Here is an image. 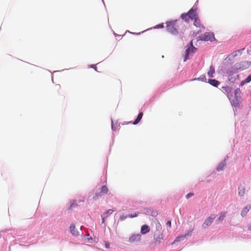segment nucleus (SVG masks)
I'll return each mask as SVG.
<instances>
[{"mask_svg": "<svg viewBox=\"0 0 251 251\" xmlns=\"http://www.w3.org/2000/svg\"><path fill=\"white\" fill-rule=\"evenodd\" d=\"M56 86H57V87L58 89H60V88H61V87H60V85Z\"/></svg>", "mask_w": 251, "mask_h": 251, "instance_id": "f704fd0d", "label": "nucleus"}, {"mask_svg": "<svg viewBox=\"0 0 251 251\" xmlns=\"http://www.w3.org/2000/svg\"><path fill=\"white\" fill-rule=\"evenodd\" d=\"M105 218H106L105 216L103 215V216H102V223H104V219Z\"/></svg>", "mask_w": 251, "mask_h": 251, "instance_id": "473e14b6", "label": "nucleus"}, {"mask_svg": "<svg viewBox=\"0 0 251 251\" xmlns=\"http://www.w3.org/2000/svg\"><path fill=\"white\" fill-rule=\"evenodd\" d=\"M197 50V48L194 47L193 45L192 41L190 43V46L187 48L185 51V59L184 60L185 61L189 58V55L192 54L195 52Z\"/></svg>", "mask_w": 251, "mask_h": 251, "instance_id": "20e7f679", "label": "nucleus"}, {"mask_svg": "<svg viewBox=\"0 0 251 251\" xmlns=\"http://www.w3.org/2000/svg\"><path fill=\"white\" fill-rule=\"evenodd\" d=\"M245 194V187L244 186H240L238 188V194L243 197Z\"/></svg>", "mask_w": 251, "mask_h": 251, "instance_id": "dca6fc26", "label": "nucleus"}, {"mask_svg": "<svg viewBox=\"0 0 251 251\" xmlns=\"http://www.w3.org/2000/svg\"><path fill=\"white\" fill-rule=\"evenodd\" d=\"M163 234L161 233L159 234L158 236L155 238V242L157 243H160L163 240Z\"/></svg>", "mask_w": 251, "mask_h": 251, "instance_id": "6ab92c4d", "label": "nucleus"}, {"mask_svg": "<svg viewBox=\"0 0 251 251\" xmlns=\"http://www.w3.org/2000/svg\"><path fill=\"white\" fill-rule=\"evenodd\" d=\"M226 212H222L221 213L219 217L218 218V219L216 221V222H217L218 224L221 222L224 219V218H225V217L226 216Z\"/></svg>", "mask_w": 251, "mask_h": 251, "instance_id": "f3484780", "label": "nucleus"}, {"mask_svg": "<svg viewBox=\"0 0 251 251\" xmlns=\"http://www.w3.org/2000/svg\"><path fill=\"white\" fill-rule=\"evenodd\" d=\"M193 195H194V194H193V193H188V194H187V195H186V198L187 199H188V198H189L190 197H191L193 196Z\"/></svg>", "mask_w": 251, "mask_h": 251, "instance_id": "bb28decb", "label": "nucleus"}, {"mask_svg": "<svg viewBox=\"0 0 251 251\" xmlns=\"http://www.w3.org/2000/svg\"><path fill=\"white\" fill-rule=\"evenodd\" d=\"M208 82L210 84L215 87H218L220 84V81L216 79H209Z\"/></svg>", "mask_w": 251, "mask_h": 251, "instance_id": "ddd939ff", "label": "nucleus"}, {"mask_svg": "<svg viewBox=\"0 0 251 251\" xmlns=\"http://www.w3.org/2000/svg\"><path fill=\"white\" fill-rule=\"evenodd\" d=\"M243 69V68L241 66V65L240 63H237L234 66L229 68L226 72L229 80L230 81L231 80V76L233 74L237 73L239 70Z\"/></svg>", "mask_w": 251, "mask_h": 251, "instance_id": "f03ea898", "label": "nucleus"}, {"mask_svg": "<svg viewBox=\"0 0 251 251\" xmlns=\"http://www.w3.org/2000/svg\"><path fill=\"white\" fill-rule=\"evenodd\" d=\"M225 166V164L224 163H221V164H219L217 167V170L219 171L222 170L223 168H224V167Z\"/></svg>", "mask_w": 251, "mask_h": 251, "instance_id": "b1692460", "label": "nucleus"}, {"mask_svg": "<svg viewBox=\"0 0 251 251\" xmlns=\"http://www.w3.org/2000/svg\"><path fill=\"white\" fill-rule=\"evenodd\" d=\"M251 81V74L249 75L247 78H246L242 82V84L249 83Z\"/></svg>", "mask_w": 251, "mask_h": 251, "instance_id": "4be33fe9", "label": "nucleus"}, {"mask_svg": "<svg viewBox=\"0 0 251 251\" xmlns=\"http://www.w3.org/2000/svg\"><path fill=\"white\" fill-rule=\"evenodd\" d=\"M141 239V236L139 234L132 235L129 238V242L133 243L136 241H139Z\"/></svg>", "mask_w": 251, "mask_h": 251, "instance_id": "9d476101", "label": "nucleus"}, {"mask_svg": "<svg viewBox=\"0 0 251 251\" xmlns=\"http://www.w3.org/2000/svg\"><path fill=\"white\" fill-rule=\"evenodd\" d=\"M194 25L197 27H199L200 28V29H204V27L201 24V21L198 17L196 18V19H194Z\"/></svg>", "mask_w": 251, "mask_h": 251, "instance_id": "1a4fd4ad", "label": "nucleus"}, {"mask_svg": "<svg viewBox=\"0 0 251 251\" xmlns=\"http://www.w3.org/2000/svg\"><path fill=\"white\" fill-rule=\"evenodd\" d=\"M143 116V113L140 112L139 113L137 118L135 119L134 122L133 123V124L136 125L141 121Z\"/></svg>", "mask_w": 251, "mask_h": 251, "instance_id": "a211bd4d", "label": "nucleus"}, {"mask_svg": "<svg viewBox=\"0 0 251 251\" xmlns=\"http://www.w3.org/2000/svg\"><path fill=\"white\" fill-rule=\"evenodd\" d=\"M248 229L251 230V225L248 226Z\"/></svg>", "mask_w": 251, "mask_h": 251, "instance_id": "72a5a7b5", "label": "nucleus"}, {"mask_svg": "<svg viewBox=\"0 0 251 251\" xmlns=\"http://www.w3.org/2000/svg\"><path fill=\"white\" fill-rule=\"evenodd\" d=\"M240 89H237L236 90H235V95H237V94L240 93Z\"/></svg>", "mask_w": 251, "mask_h": 251, "instance_id": "cd10ccee", "label": "nucleus"}, {"mask_svg": "<svg viewBox=\"0 0 251 251\" xmlns=\"http://www.w3.org/2000/svg\"><path fill=\"white\" fill-rule=\"evenodd\" d=\"M215 73V68L213 66H211L210 67L209 70L207 73V75L209 77H213V75Z\"/></svg>", "mask_w": 251, "mask_h": 251, "instance_id": "2eb2a0df", "label": "nucleus"}, {"mask_svg": "<svg viewBox=\"0 0 251 251\" xmlns=\"http://www.w3.org/2000/svg\"><path fill=\"white\" fill-rule=\"evenodd\" d=\"M198 40L205 41H212L215 39L214 35L212 33L206 32L197 38Z\"/></svg>", "mask_w": 251, "mask_h": 251, "instance_id": "7ed1b4c3", "label": "nucleus"}, {"mask_svg": "<svg viewBox=\"0 0 251 251\" xmlns=\"http://www.w3.org/2000/svg\"><path fill=\"white\" fill-rule=\"evenodd\" d=\"M188 15L189 18L192 20L198 17L199 16L197 13V8L196 7H193L188 12Z\"/></svg>", "mask_w": 251, "mask_h": 251, "instance_id": "423d86ee", "label": "nucleus"}, {"mask_svg": "<svg viewBox=\"0 0 251 251\" xmlns=\"http://www.w3.org/2000/svg\"><path fill=\"white\" fill-rule=\"evenodd\" d=\"M114 211L113 210H112V209H109V210H107L104 214H103V215L105 216V217H107V215L108 214H111Z\"/></svg>", "mask_w": 251, "mask_h": 251, "instance_id": "5701e85b", "label": "nucleus"}, {"mask_svg": "<svg viewBox=\"0 0 251 251\" xmlns=\"http://www.w3.org/2000/svg\"><path fill=\"white\" fill-rule=\"evenodd\" d=\"M244 50V49H242L241 50H237L234 52H233L231 54V57H234L235 56H236L238 53H240L241 54V52L242 50Z\"/></svg>", "mask_w": 251, "mask_h": 251, "instance_id": "412c9836", "label": "nucleus"}, {"mask_svg": "<svg viewBox=\"0 0 251 251\" xmlns=\"http://www.w3.org/2000/svg\"><path fill=\"white\" fill-rule=\"evenodd\" d=\"M166 30L169 33L174 35L178 34L177 28L178 27L177 21H168L166 23Z\"/></svg>", "mask_w": 251, "mask_h": 251, "instance_id": "f257e3e1", "label": "nucleus"}, {"mask_svg": "<svg viewBox=\"0 0 251 251\" xmlns=\"http://www.w3.org/2000/svg\"><path fill=\"white\" fill-rule=\"evenodd\" d=\"M105 246L106 248H109L110 246V244L109 243L107 242L105 244Z\"/></svg>", "mask_w": 251, "mask_h": 251, "instance_id": "c85d7f7f", "label": "nucleus"}, {"mask_svg": "<svg viewBox=\"0 0 251 251\" xmlns=\"http://www.w3.org/2000/svg\"><path fill=\"white\" fill-rule=\"evenodd\" d=\"M167 225L169 227H171V222L169 221L167 222Z\"/></svg>", "mask_w": 251, "mask_h": 251, "instance_id": "c756f323", "label": "nucleus"}, {"mask_svg": "<svg viewBox=\"0 0 251 251\" xmlns=\"http://www.w3.org/2000/svg\"><path fill=\"white\" fill-rule=\"evenodd\" d=\"M150 227L147 225H144L142 226L141 228V233L142 234H145L150 231Z\"/></svg>", "mask_w": 251, "mask_h": 251, "instance_id": "f8f14e48", "label": "nucleus"}, {"mask_svg": "<svg viewBox=\"0 0 251 251\" xmlns=\"http://www.w3.org/2000/svg\"><path fill=\"white\" fill-rule=\"evenodd\" d=\"M138 215V212H135L133 214H131L128 215V217L130 218L136 217Z\"/></svg>", "mask_w": 251, "mask_h": 251, "instance_id": "393cba45", "label": "nucleus"}, {"mask_svg": "<svg viewBox=\"0 0 251 251\" xmlns=\"http://www.w3.org/2000/svg\"><path fill=\"white\" fill-rule=\"evenodd\" d=\"M70 231L74 236H77L78 235V232L75 230V226L74 225H71L70 227Z\"/></svg>", "mask_w": 251, "mask_h": 251, "instance_id": "4468645a", "label": "nucleus"}, {"mask_svg": "<svg viewBox=\"0 0 251 251\" xmlns=\"http://www.w3.org/2000/svg\"><path fill=\"white\" fill-rule=\"evenodd\" d=\"M91 67L93 69H94L96 71H97V67H96V65H92Z\"/></svg>", "mask_w": 251, "mask_h": 251, "instance_id": "7c9ffc66", "label": "nucleus"}, {"mask_svg": "<svg viewBox=\"0 0 251 251\" xmlns=\"http://www.w3.org/2000/svg\"><path fill=\"white\" fill-rule=\"evenodd\" d=\"M156 27L157 28H163L164 27V25H163V24H159V25H157L156 26Z\"/></svg>", "mask_w": 251, "mask_h": 251, "instance_id": "a878e982", "label": "nucleus"}, {"mask_svg": "<svg viewBox=\"0 0 251 251\" xmlns=\"http://www.w3.org/2000/svg\"><path fill=\"white\" fill-rule=\"evenodd\" d=\"M191 231H188L187 232V233L185 234V235L177 236L174 241V243L175 242H178L183 240L187 236H191Z\"/></svg>", "mask_w": 251, "mask_h": 251, "instance_id": "6e6552de", "label": "nucleus"}, {"mask_svg": "<svg viewBox=\"0 0 251 251\" xmlns=\"http://www.w3.org/2000/svg\"><path fill=\"white\" fill-rule=\"evenodd\" d=\"M215 216L214 215H211L210 217H208L204 221L202 225V227L204 228H206L207 226H210L213 220L215 219Z\"/></svg>", "mask_w": 251, "mask_h": 251, "instance_id": "0eeeda50", "label": "nucleus"}, {"mask_svg": "<svg viewBox=\"0 0 251 251\" xmlns=\"http://www.w3.org/2000/svg\"><path fill=\"white\" fill-rule=\"evenodd\" d=\"M108 191L109 190L107 187L105 185H103L100 188V192L97 193L95 196H94L93 199L94 200H97L100 197H102V195L107 194Z\"/></svg>", "mask_w": 251, "mask_h": 251, "instance_id": "39448f33", "label": "nucleus"}, {"mask_svg": "<svg viewBox=\"0 0 251 251\" xmlns=\"http://www.w3.org/2000/svg\"><path fill=\"white\" fill-rule=\"evenodd\" d=\"M181 18L183 20H184L185 22H188L189 21V20L190 19L188 17V12L186 14H185V13L182 14L181 15Z\"/></svg>", "mask_w": 251, "mask_h": 251, "instance_id": "aec40b11", "label": "nucleus"}, {"mask_svg": "<svg viewBox=\"0 0 251 251\" xmlns=\"http://www.w3.org/2000/svg\"><path fill=\"white\" fill-rule=\"evenodd\" d=\"M126 216H121L120 217V219L122 220H125L126 219Z\"/></svg>", "mask_w": 251, "mask_h": 251, "instance_id": "2f4dec72", "label": "nucleus"}, {"mask_svg": "<svg viewBox=\"0 0 251 251\" xmlns=\"http://www.w3.org/2000/svg\"><path fill=\"white\" fill-rule=\"evenodd\" d=\"M251 208V206L250 205H249V204L247 205L243 208V209L242 210V211L241 213V215L242 216V217H245L247 215V213L250 211Z\"/></svg>", "mask_w": 251, "mask_h": 251, "instance_id": "9b49d317", "label": "nucleus"}]
</instances>
